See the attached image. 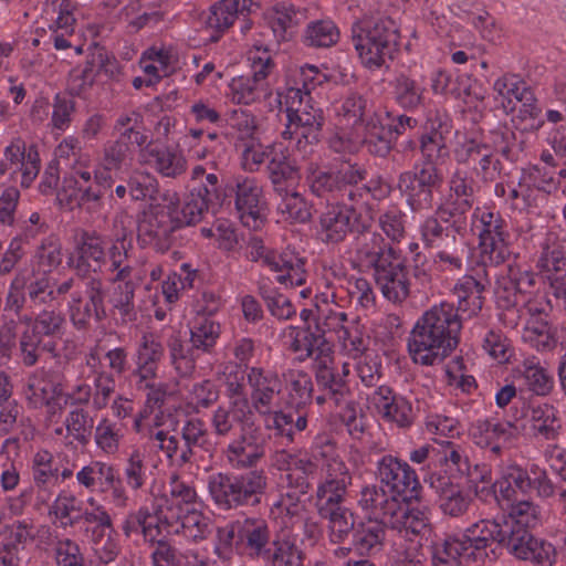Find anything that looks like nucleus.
I'll use <instances>...</instances> for the list:
<instances>
[{
    "label": "nucleus",
    "mask_w": 566,
    "mask_h": 566,
    "mask_svg": "<svg viewBox=\"0 0 566 566\" xmlns=\"http://www.w3.org/2000/svg\"><path fill=\"white\" fill-rule=\"evenodd\" d=\"M291 349L298 354L300 361L312 359V367L321 364V360L324 361L334 356L332 346L324 338V334L313 333L310 328L296 332Z\"/></svg>",
    "instance_id": "3c124183"
},
{
    "label": "nucleus",
    "mask_w": 566,
    "mask_h": 566,
    "mask_svg": "<svg viewBox=\"0 0 566 566\" xmlns=\"http://www.w3.org/2000/svg\"><path fill=\"white\" fill-rule=\"evenodd\" d=\"M292 187L286 186L282 187V190H274L280 197L277 212L285 221L305 223L312 217L311 208L304 197Z\"/></svg>",
    "instance_id": "e2e57ef3"
},
{
    "label": "nucleus",
    "mask_w": 566,
    "mask_h": 566,
    "mask_svg": "<svg viewBox=\"0 0 566 566\" xmlns=\"http://www.w3.org/2000/svg\"><path fill=\"white\" fill-rule=\"evenodd\" d=\"M133 233L124 227L115 229L108 247L102 234L83 231L76 240L69 264L78 277H87L88 274L101 272L108 262V271L117 274V280H123L133 263Z\"/></svg>",
    "instance_id": "20e7f679"
},
{
    "label": "nucleus",
    "mask_w": 566,
    "mask_h": 566,
    "mask_svg": "<svg viewBox=\"0 0 566 566\" xmlns=\"http://www.w3.org/2000/svg\"><path fill=\"white\" fill-rule=\"evenodd\" d=\"M354 263L360 270L373 271L376 285L385 298L403 302L410 294L408 270L401 251L388 243L380 233H361L353 242Z\"/></svg>",
    "instance_id": "f257e3e1"
},
{
    "label": "nucleus",
    "mask_w": 566,
    "mask_h": 566,
    "mask_svg": "<svg viewBox=\"0 0 566 566\" xmlns=\"http://www.w3.org/2000/svg\"><path fill=\"white\" fill-rule=\"evenodd\" d=\"M9 174L13 182H20L28 188L39 174V165L28 155L25 160V144L21 139L12 140L3 150V159L0 161V175Z\"/></svg>",
    "instance_id": "e433bc0d"
},
{
    "label": "nucleus",
    "mask_w": 566,
    "mask_h": 566,
    "mask_svg": "<svg viewBox=\"0 0 566 566\" xmlns=\"http://www.w3.org/2000/svg\"><path fill=\"white\" fill-rule=\"evenodd\" d=\"M315 384L319 392H326L336 407L350 403L354 399L349 386L350 365L348 363L337 364L335 357H331L321 364L313 366Z\"/></svg>",
    "instance_id": "5701e85b"
},
{
    "label": "nucleus",
    "mask_w": 566,
    "mask_h": 566,
    "mask_svg": "<svg viewBox=\"0 0 566 566\" xmlns=\"http://www.w3.org/2000/svg\"><path fill=\"white\" fill-rule=\"evenodd\" d=\"M67 308L70 321L77 331H86L92 323L99 324L107 317L106 306L92 305L80 293L72 294Z\"/></svg>",
    "instance_id": "13d9d810"
},
{
    "label": "nucleus",
    "mask_w": 566,
    "mask_h": 566,
    "mask_svg": "<svg viewBox=\"0 0 566 566\" xmlns=\"http://www.w3.org/2000/svg\"><path fill=\"white\" fill-rule=\"evenodd\" d=\"M423 481L436 493L443 515L460 518L469 512L473 497L460 484L454 483L451 476L429 473Z\"/></svg>",
    "instance_id": "a878e982"
},
{
    "label": "nucleus",
    "mask_w": 566,
    "mask_h": 566,
    "mask_svg": "<svg viewBox=\"0 0 566 566\" xmlns=\"http://www.w3.org/2000/svg\"><path fill=\"white\" fill-rule=\"evenodd\" d=\"M239 520V552L252 558L260 559L275 536L266 520L244 515Z\"/></svg>",
    "instance_id": "2f4dec72"
},
{
    "label": "nucleus",
    "mask_w": 566,
    "mask_h": 566,
    "mask_svg": "<svg viewBox=\"0 0 566 566\" xmlns=\"http://www.w3.org/2000/svg\"><path fill=\"white\" fill-rule=\"evenodd\" d=\"M468 220L458 213L438 205L434 214L428 216L419 226L420 239L424 247L441 249L458 243V235H463Z\"/></svg>",
    "instance_id": "412c9836"
},
{
    "label": "nucleus",
    "mask_w": 566,
    "mask_h": 566,
    "mask_svg": "<svg viewBox=\"0 0 566 566\" xmlns=\"http://www.w3.org/2000/svg\"><path fill=\"white\" fill-rule=\"evenodd\" d=\"M280 104L286 113V126L282 132L284 139H295L298 150L307 154V147L317 144L325 122L324 112L311 95L298 87H287L284 95L279 94Z\"/></svg>",
    "instance_id": "6e6552de"
},
{
    "label": "nucleus",
    "mask_w": 566,
    "mask_h": 566,
    "mask_svg": "<svg viewBox=\"0 0 566 566\" xmlns=\"http://www.w3.org/2000/svg\"><path fill=\"white\" fill-rule=\"evenodd\" d=\"M515 434L516 428L512 422L495 419H478L469 428L472 442L482 449L489 448L495 458L501 455L503 444L510 442Z\"/></svg>",
    "instance_id": "473e14b6"
},
{
    "label": "nucleus",
    "mask_w": 566,
    "mask_h": 566,
    "mask_svg": "<svg viewBox=\"0 0 566 566\" xmlns=\"http://www.w3.org/2000/svg\"><path fill=\"white\" fill-rule=\"evenodd\" d=\"M114 184L98 165L93 168L88 154H78L64 175L57 199L70 208L78 207L87 212H97L104 207V196Z\"/></svg>",
    "instance_id": "39448f33"
},
{
    "label": "nucleus",
    "mask_w": 566,
    "mask_h": 566,
    "mask_svg": "<svg viewBox=\"0 0 566 566\" xmlns=\"http://www.w3.org/2000/svg\"><path fill=\"white\" fill-rule=\"evenodd\" d=\"M390 87L395 103L403 111L416 112L424 107L427 87L422 81L400 73L390 82Z\"/></svg>",
    "instance_id": "49530a36"
},
{
    "label": "nucleus",
    "mask_w": 566,
    "mask_h": 566,
    "mask_svg": "<svg viewBox=\"0 0 566 566\" xmlns=\"http://www.w3.org/2000/svg\"><path fill=\"white\" fill-rule=\"evenodd\" d=\"M489 285L486 277L463 275L453 285L451 293L455 298L453 311L457 313L459 323L478 316L484 303V292Z\"/></svg>",
    "instance_id": "c85d7f7f"
},
{
    "label": "nucleus",
    "mask_w": 566,
    "mask_h": 566,
    "mask_svg": "<svg viewBox=\"0 0 566 566\" xmlns=\"http://www.w3.org/2000/svg\"><path fill=\"white\" fill-rule=\"evenodd\" d=\"M361 147L365 146L370 155L386 157L392 148V137L382 123V115L369 119L360 134Z\"/></svg>",
    "instance_id": "69168bd1"
},
{
    "label": "nucleus",
    "mask_w": 566,
    "mask_h": 566,
    "mask_svg": "<svg viewBox=\"0 0 566 566\" xmlns=\"http://www.w3.org/2000/svg\"><path fill=\"white\" fill-rule=\"evenodd\" d=\"M507 507L505 523L510 527H524L533 530L542 523V509L532 500L516 499L510 503H504Z\"/></svg>",
    "instance_id": "0e129e2a"
},
{
    "label": "nucleus",
    "mask_w": 566,
    "mask_h": 566,
    "mask_svg": "<svg viewBox=\"0 0 566 566\" xmlns=\"http://www.w3.org/2000/svg\"><path fill=\"white\" fill-rule=\"evenodd\" d=\"M179 230L164 203L151 205L138 222L137 238L143 247L157 252H167L175 241V232Z\"/></svg>",
    "instance_id": "aec40b11"
},
{
    "label": "nucleus",
    "mask_w": 566,
    "mask_h": 566,
    "mask_svg": "<svg viewBox=\"0 0 566 566\" xmlns=\"http://www.w3.org/2000/svg\"><path fill=\"white\" fill-rule=\"evenodd\" d=\"M228 190L241 223L253 231L260 230L266 220V200L260 182L253 177L235 176Z\"/></svg>",
    "instance_id": "a211bd4d"
},
{
    "label": "nucleus",
    "mask_w": 566,
    "mask_h": 566,
    "mask_svg": "<svg viewBox=\"0 0 566 566\" xmlns=\"http://www.w3.org/2000/svg\"><path fill=\"white\" fill-rule=\"evenodd\" d=\"M304 553L294 541L286 536H275L260 559L264 566H303Z\"/></svg>",
    "instance_id": "6e6d98bb"
},
{
    "label": "nucleus",
    "mask_w": 566,
    "mask_h": 566,
    "mask_svg": "<svg viewBox=\"0 0 566 566\" xmlns=\"http://www.w3.org/2000/svg\"><path fill=\"white\" fill-rule=\"evenodd\" d=\"M513 378L522 381L538 396L547 395L553 387V379L541 366L538 358L528 357L513 369Z\"/></svg>",
    "instance_id": "5fc2aeb1"
},
{
    "label": "nucleus",
    "mask_w": 566,
    "mask_h": 566,
    "mask_svg": "<svg viewBox=\"0 0 566 566\" xmlns=\"http://www.w3.org/2000/svg\"><path fill=\"white\" fill-rule=\"evenodd\" d=\"M461 329L452 303L444 301L431 306L410 333L408 348L412 360L423 366L440 364L458 347Z\"/></svg>",
    "instance_id": "7ed1b4c3"
},
{
    "label": "nucleus",
    "mask_w": 566,
    "mask_h": 566,
    "mask_svg": "<svg viewBox=\"0 0 566 566\" xmlns=\"http://www.w3.org/2000/svg\"><path fill=\"white\" fill-rule=\"evenodd\" d=\"M399 30L387 17L364 15L352 25V42L364 66L375 70L394 59Z\"/></svg>",
    "instance_id": "423d86ee"
},
{
    "label": "nucleus",
    "mask_w": 566,
    "mask_h": 566,
    "mask_svg": "<svg viewBox=\"0 0 566 566\" xmlns=\"http://www.w3.org/2000/svg\"><path fill=\"white\" fill-rule=\"evenodd\" d=\"M388 525L409 541L423 538L431 532L430 509L420 497L399 501L398 510L389 518Z\"/></svg>",
    "instance_id": "393cba45"
},
{
    "label": "nucleus",
    "mask_w": 566,
    "mask_h": 566,
    "mask_svg": "<svg viewBox=\"0 0 566 566\" xmlns=\"http://www.w3.org/2000/svg\"><path fill=\"white\" fill-rule=\"evenodd\" d=\"M209 195L207 186L191 190L182 200L177 192L167 190L161 195V202L181 229L201 221L203 213L208 211Z\"/></svg>",
    "instance_id": "bb28decb"
},
{
    "label": "nucleus",
    "mask_w": 566,
    "mask_h": 566,
    "mask_svg": "<svg viewBox=\"0 0 566 566\" xmlns=\"http://www.w3.org/2000/svg\"><path fill=\"white\" fill-rule=\"evenodd\" d=\"M83 502L66 490L59 492L50 506V514L60 521L62 527H74L77 524L84 526Z\"/></svg>",
    "instance_id": "052dcab7"
},
{
    "label": "nucleus",
    "mask_w": 566,
    "mask_h": 566,
    "mask_svg": "<svg viewBox=\"0 0 566 566\" xmlns=\"http://www.w3.org/2000/svg\"><path fill=\"white\" fill-rule=\"evenodd\" d=\"M357 502L369 518L388 524L394 512L398 510L399 500L381 485H367L359 492Z\"/></svg>",
    "instance_id": "37998d69"
},
{
    "label": "nucleus",
    "mask_w": 566,
    "mask_h": 566,
    "mask_svg": "<svg viewBox=\"0 0 566 566\" xmlns=\"http://www.w3.org/2000/svg\"><path fill=\"white\" fill-rule=\"evenodd\" d=\"M439 462L446 467L449 476H465L468 481H486L490 468L485 464H472L463 448L451 442L442 450Z\"/></svg>",
    "instance_id": "79ce46f5"
},
{
    "label": "nucleus",
    "mask_w": 566,
    "mask_h": 566,
    "mask_svg": "<svg viewBox=\"0 0 566 566\" xmlns=\"http://www.w3.org/2000/svg\"><path fill=\"white\" fill-rule=\"evenodd\" d=\"M464 249L458 243L438 249L432 256L431 263L424 254L417 252L413 256V275L421 283L430 281L431 272L434 273H460L463 271Z\"/></svg>",
    "instance_id": "c756f323"
},
{
    "label": "nucleus",
    "mask_w": 566,
    "mask_h": 566,
    "mask_svg": "<svg viewBox=\"0 0 566 566\" xmlns=\"http://www.w3.org/2000/svg\"><path fill=\"white\" fill-rule=\"evenodd\" d=\"M264 442L260 428L243 424L240 438L232 441L224 451L229 464L237 470L255 467L265 454Z\"/></svg>",
    "instance_id": "cd10ccee"
},
{
    "label": "nucleus",
    "mask_w": 566,
    "mask_h": 566,
    "mask_svg": "<svg viewBox=\"0 0 566 566\" xmlns=\"http://www.w3.org/2000/svg\"><path fill=\"white\" fill-rule=\"evenodd\" d=\"M471 230L479 240V259L484 266L497 268L510 255V232L507 221L493 207H475L470 219Z\"/></svg>",
    "instance_id": "9d476101"
},
{
    "label": "nucleus",
    "mask_w": 566,
    "mask_h": 566,
    "mask_svg": "<svg viewBox=\"0 0 566 566\" xmlns=\"http://www.w3.org/2000/svg\"><path fill=\"white\" fill-rule=\"evenodd\" d=\"M21 274H25V290L30 308H40L46 304L53 303V277L46 272H36L34 270L21 269Z\"/></svg>",
    "instance_id": "680f3d73"
},
{
    "label": "nucleus",
    "mask_w": 566,
    "mask_h": 566,
    "mask_svg": "<svg viewBox=\"0 0 566 566\" xmlns=\"http://www.w3.org/2000/svg\"><path fill=\"white\" fill-rule=\"evenodd\" d=\"M65 317L57 308H43L33 319L28 329L42 338L43 340H54L56 343L63 335Z\"/></svg>",
    "instance_id": "774afa93"
},
{
    "label": "nucleus",
    "mask_w": 566,
    "mask_h": 566,
    "mask_svg": "<svg viewBox=\"0 0 566 566\" xmlns=\"http://www.w3.org/2000/svg\"><path fill=\"white\" fill-rule=\"evenodd\" d=\"M63 426L70 443L86 447L93 436L94 417L85 407L71 408L63 420Z\"/></svg>",
    "instance_id": "bf43d9fd"
},
{
    "label": "nucleus",
    "mask_w": 566,
    "mask_h": 566,
    "mask_svg": "<svg viewBox=\"0 0 566 566\" xmlns=\"http://www.w3.org/2000/svg\"><path fill=\"white\" fill-rule=\"evenodd\" d=\"M505 514L481 517L461 533L447 534L430 546L432 566H461L462 562H484L489 552L501 547L505 534Z\"/></svg>",
    "instance_id": "f03ea898"
},
{
    "label": "nucleus",
    "mask_w": 566,
    "mask_h": 566,
    "mask_svg": "<svg viewBox=\"0 0 566 566\" xmlns=\"http://www.w3.org/2000/svg\"><path fill=\"white\" fill-rule=\"evenodd\" d=\"M163 506L159 512L164 522L178 518V514L192 506H199L198 495L195 488L185 482L177 474L169 480L168 491L161 495L154 496Z\"/></svg>",
    "instance_id": "58836bf2"
},
{
    "label": "nucleus",
    "mask_w": 566,
    "mask_h": 566,
    "mask_svg": "<svg viewBox=\"0 0 566 566\" xmlns=\"http://www.w3.org/2000/svg\"><path fill=\"white\" fill-rule=\"evenodd\" d=\"M380 106L367 93L349 92L336 106V114L353 124H367L369 119L381 116Z\"/></svg>",
    "instance_id": "a18cd8bd"
},
{
    "label": "nucleus",
    "mask_w": 566,
    "mask_h": 566,
    "mask_svg": "<svg viewBox=\"0 0 566 566\" xmlns=\"http://www.w3.org/2000/svg\"><path fill=\"white\" fill-rule=\"evenodd\" d=\"M189 339L177 333L167 339L170 363L180 377H190L197 360L203 354H211L221 335V326L214 318L192 316L188 322Z\"/></svg>",
    "instance_id": "1a4fd4ad"
},
{
    "label": "nucleus",
    "mask_w": 566,
    "mask_h": 566,
    "mask_svg": "<svg viewBox=\"0 0 566 566\" xmlns=\"http://www.w3.org/2000/svg\"><path fill=\"white\" fill-rule=\"evenodd\" d=\"M348 488H335L316 492L315 506L318 515L327 522L328 539L343 544L353 536L358 526L356 513L344 505Z\"/></svg>",
    "instance_id": "f3484780"
},
{
    "label": "nucleus",
    "mask_w": 566,
    "mask_h": 566,
    "mask_svg": "<svg viewBox=\"0 0 566 566\" xmlns=\"http://www.w3.org/2000/svg\"><path fill=\"white\" fill-rule=\"evenodd\" d=\"M252 75L232 78L229 84L231 101L235 104L251 105L269 94L266 77L274 64L271 57L251 56Z\"/></svg>",
    "instance_id": "b1692460"
},
{
    "label": "nucleus",
    "mask_w": 566,
    "mask_h": 566,
    "mask_svg": "<svg viewBox=\"0 0 566 566\" xmlns=\"http://www.w3.org/2000/svg\"><path fill=\"white\" fill-rule=\"evenodd\" d=\"M367 170L358 165H349L338 170H326L315 164L306 168L305 181L311 193L328 203L350 202L355 197L350 187L366 180Z\"/></svg>",
    "instance_id": "f8f14e48"
},
{
    "label": "nucleus",
    "mask_w": 566,
    "mask_h": 566,
    "mask_svg": "<svg viewBox=\"0 0 566 566\" xmlns=\"http://www.w3.org/2000/svg\"><path fill=\"white\" fill-rule=\"evenodd\" d=\"M537 268L547 279L548 275L566 274V250L559 233L548 231L541 242Z\"/></svg>",
    "instance_id": "603ef678"
},
{
    "label": "nucleus",
    "mask_w": 566,
    "mask_h": 566,
    "mask_svg": "<svg viewBox=\"0 0 566 566\" xmlns=\"http://www.w3.org/2000/svg\"><path fill=\"white\" fill-rule=\"evenodd\" d=\"M311 454L316 463L322 465L325 473L324 480L317 485L316 492L352 485V473L340 458L335 442L326 436H318L311 446Z\"/></svg>",
    "instance_id": "4be33fe9"
},
{
    "label": "nucleus",
    "mask_w": 566,
    "mask_h": 566,
    "mask_svg": "<svg viewBox=\"0 0 566 566\" xmlns=\"http://www.w3.org/2000/svg\"><path fill=\"white\" fill-rule=\"evenodd\" d=\"M476 192L478 186L473 177L467 170L457 168L448 180V193L439 205L468 220Z\"/></svg>",
    "instance_id": "72a5a7b5"
},
{
    "label": "nucleus",
    "mask_w": 566,
    "mask_h": 566,
    "mask_svg": "<svg viewBox=\"0 0 566 566\" xmlns=\"http://www.w3.org/2000/svg\"><path fill=\"white\" fill-rule=\"evenodd\" d=\"M266 172L274 190H282V187L294 186L300 178L298 169L290 158L289 148L282 143H273L266 165Z\"/></svg>",
    "instance_id": "09e8293b"
},
{
    "label": "nucleus",
    "mask_w": 566,
    "mask_h": 566,
    "mask_svg": "<svg viewBox=\"0 0 566 566\" xmlns=\"http://www.w3.org/2000/svg\"><path fill=\"white\" fill-rule=\"evenodd\" d=\"M207 488L212 502L220 510L255 507L262 503L268 476L262 469L241 473L214 472L208 476Z\"/></svg>",
    "instance_id": "0eeeda50"
},
{
    "label": "nucleus",
    "mask_w": 566,
    "mask_h": 566,
    "mask_svg": "<svg viewBox=\"0 0 566 566\" xmlns=\"http://www.w3.org/2000/svg\"><path fill=\"white\" fill-rule=\"evenodd\" d=\"M306 259L295 249L273 250L265 260V268L274 273L275 281L286 287L302 286L306 283Z\"/></svg>",
    "instance_id": "7c9ffc66"
},
{
    "label": "nucleus",
    "mask_w": 566,
    "mask_h": 566,
    "mask_svg": "<svg viewBox=\"0 0 566 566\" xmlns=\"http://www.w3.org/2000/svg\"><path fill=\"white\" fill-rule=\"evenodd\" d=\"M296 415L297 417L294 419L292 412L274 408H270L269 413H260L264 419L265 428L286 443H292L296 432H302L307 427L306 415L303 412H296Z\"/></svg>",
    "instance_id": "864d4df0"
},
{
    "label": "nucleus",
    "mask_w": 566,
    "mask_h": 566,
    "mask_svg": "<svg viewBox=\"0 0 566 566\" xmlns=\"http://www.w3.org/2000/svg\"><path fill=\"white\" fill-rule=\"evenodd\" d=\"M368 226L361 222V213L352 202H333L317 217V239L327 247H337L346 240L350 233H371ZM356 239H354L355 241Z\"/></svg>",
    "instance_id": "4468645a"
},
{
    "label": "nucleus",
    "mask_w": 566,
    "mask_h": 566,
    "mask_svg": "<svg viewBox=\"0 0 566 566\" xmlns=\"http://www.w3.org/2000/svg\"><path fill=\"white\" fill-rule=\"evenodd\" d=\"M149 442L154 449L166 457L171 465L182 468L192 462L196 448L208 449L209 432L203 420L189 418L184 421L179 431L151 430Z\"/></svg>",
    "instance_id": "9b49d317"
},
{
    "label": "nucleus",
    "mask_w": 566,
    "mask_h": 566,
    "mask_svg": "<svg viewBox=\"0 0 566 566\" xmlns=\"http://www.w3.org/2000/svg\"><path fill=\"white\" fill-rule=\"evenodd\" d=\"M86 503L90 507L84 509V526H81V532L98 562L107 565L120 553L118 533L109 512L103 504L94 496H90Z\"/></svg>",
    "instance_id": "ddd939ff"
},
{
    "label": "nucleus",
    "mask_w": 566,
    "mask_h": 566,
    "mask_svg": "<svg viewBox=\"0 0 566 566\" xmlns=\"http://www.w3.org/2000/svg\"><path fill=\"white\" fill-rule=\"evenodd\" d=\"M385 538L384 523L371 518L360 521L352 536V548L361 557H371L384 549Z\"/></svg>",
    "instance_id": "8fccbe9b"
},
{
    "label": "nucleus",
    "mask_w": 566,
    "mask_h": 566,
    "mask_svg": "<svg viewBox=\"0 0 566 566\" xmlns=\"http://www.w3.org/2000/svg\"><path fill=\"white\" fill-rule=\"evenodd\" d=\"M428 123L430 124V132L423 134L420 139V153L423 157V161L420 165H433L437 167L449 156V149L443 136L449 132V126L447 116L440 115L438 112L434 114V118L431 114L428 116Z\"/></svg>",
    "instance_id": "a19ab883"
},
{
    "label": "nucleus",
    "mask_w": 566,
    "mask_h": 566,
    "mask_svg": "<svg viewBox=\"0 0 566 566\" xmlns=\"http://www.w3.org/2000/svg\"><path fill=\"white\" fill-rule=\"evenodd\" d=\"M142 156L144 163L163 178L178 180L188 169V160L178 146L148 145Z\"/></svg>",
    "instance_id": "f704fd0d"
},
{
    "label": "nucleus",
    "mask_w": 566,
    "mask_h": 566,
    "mask_svg": "<svg viewBox=\"0 0 566 566\" xmlns=\"http://www.w3.org/2000/svg\"><path fill=\"white\" fill-rule=\"evenodd\" d=\"M496 486L500 499L504 500V503L515 501L520 495H526L533 491L542 499L551 497L555 492L547 472L537 464H531L525 469L517 464L504 467L501 476L496 480Z\"/></svg>",
    "instance_id": "2eb2a0df"
},
{
    "label": "nucleus",
    "mask_w": 566,
    "mask_h": 566,
    "mask_svg": "<svg viewBox=\"0 0 566 566\" xmlns=\"http://www.w3.org/2000/svg\"><path fill=\"white\" fill-rule=\"evenodd\" d=\"M376 476L388 493L399 501L418 500L421 485L415 470L394 455H382L377 461Z\"/></svg>",
    "instance_id": "6ab92c4d"
},
{
    "label": "nucleus",
    "mask_w": 566,
    "mask_h": 566,
    "mask_svg": "<svg viewBox=\"0 0 566 566\" xmlns=\"http://www.w3.org/2000/svg\"><path fill=\"white\" fill-rule=\"evenodd\" d=\"M259 7L258 0H221L213 4L206 19V27L214 32L210 41L217 42L237 19L245 18Z\"/></svg>",
    "instance_id": "4c0bfd02"
},
{
    "label": "nucleus",
    "mask_w": 566,
    "mask_h": 566,
    "mask_svg": "<svg viewBox=\"0 0 566 566\" xmlns=\"http://www.w3.org/2000/svg\"><path fill=\"white\" fill-rule=\"evenodd\" d=\"M178 515V518L171 525V534H181L187 539L196 543L207 538L210 534L209 520L198 506L187 509Z\"/></svg>",
    "instance_id": "4d7b16f0"
},
{
    "label": "nucleus",
    "mask_w": 566,
    "mask_h": 566,
    "mask_svg": "<svg viewBox=\"0 0 566 566\" xmlns=\"http://www.w3.org/2000/svg\"><path fill=\"white\" fill-rule=\"evenodd\" d=\"M443 185V174L433 165H413L397 179V188L412 212L432 208L434 191Z\"/></svg>",
    "instance_id": "dca6fc26"
},
{
    "label": "nucleus",
    "mask_w": 566,
    "mask_h": 566,
    "mask_svg": "<svg viewBox=\"0 0 566 566\" xmlns=\"http://www.w3.org/2000/svg\"><path fill=\"white\" fill-rule=\"evenodd\" d=\"M163 357L161 343L151 336L144 335L135 353L133 377L143 381L155 380Z\"/></svg>",
    "instance_id": "de8ad7c7"
},
{
    "label": "nucleus",
    "mask_w": 566,
    "mask_h": 566,
    "mask_svg": "<svg viewBox=\"0 0 566 566\" xmlns=\"http://www.w3.org/2000/svg\"><path fill=\"white\" fill-rule=\"evenodd\" d=\"M134 265H129V272L123 280H117V274L111 277V282L115 284L109 303L112 305V314L119 325H127L137 319V311L135 306L136 283L132 276Z\"/></svg>",
    "instance_id": "ea45409f"
},
{
    "label": "nucleus",
    "mask_w": 566,
    "mask_h": 566,
    "mask_svg": "<svg viewBox=\"0 0 566 566\" xmlns=\"http://www.w3.org/2000/svg\"><path fill=\"white\" fill-rule=\"evenodd\" d=\"M247 378L251 387V408L259 415L269 413L270 408H275V400L282 391V381L279 375L272 370L251 367Z\"/></svg>",
    "instance_id": "c9c22d12"
},
{
    "label": "nucleus",
    "mask_w": 566,
    "mask_h": 566,
    "mask_svg": "<svg viewBox=\"0 0 566 566\" xmlns=\"http://www.w3.org/2000/svg\"><path fill=\"white\" fill-rule=\"evenodd\" d=\"M527 421L535 439L556 440L563 431L560 412L551 403H533L528 408Z\"/></svg>",
    "instance_id": "c03bdc74"
},
{
    "label": "nucleus",
    "mask_w": 566,
    "mask_h": 566,
    "mask_svg": "<svg viewBox=\"0 0 566 566\" xmlns=\"http://www.w3.org/2000/svg\"><path fill=\"white\" fill-rule=\"evenodd\" d=\"M114 465L99 460H92L83 465L75 473V481L80 490L86 491L90 494L103 491L104 484L108 481L109 474Z\"/></svg>",
    "instance_id": "338daca9"
}]
</instances>
